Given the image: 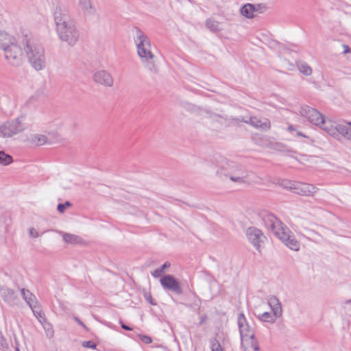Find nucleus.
Listing matches in <instances>:
<instances>
[{
  "instance_id": "obj_29",
  "label": "nucleus",
  "mask_w": 351,
  "mask_h": 351,
  "mask_svg": "<svg viewBox=\"0 0 351 351\" xmlns=\"http://www.w3.org/2000/svg\"><path fill=\"white\" fill-rule=\"evenodd\" d=\"M12 162L13 159L10 155L5 154L3 151H0V165L5 166Z\"/></svg>"
},
{
  "instance_id": "obj_26",
  "label": "nucleus",
  "mask_w": 351,
  "mask_h": 351,
  "mask_svg": "<svg viewBox=\"0 0 351 351\" xmlns=\"http://www.w3.org/2000/svg\"><path fill=\"white\" fill-rule=\"evenodd\" d=\"M278 317L276 316L274 313L265 312L261 315H258V318L263 322L268 323H274L276 318Z\"/></svg>"
},
{
  "instance_id": "obj_22",
  "label": "nucleus",
  "mask_w": 351,
  "mask_h": 351,
  "mask_svg": "<svg viewBox=\"0 0 351 351\" xmlns=\"http://www.w3.org/2000/svg\"><path fill=\"white\" fill-rule=\"evenodd\" d=\"M79 5L85 14H93L96 10L92 5L90 0H80Z\"/></svg>"
},
{
  "instance_id": "obj_19",
  "label": "nucleus",
  "mask_w": 351,
  "mask_h": 351,
  "mask_svg": "<svg viewBox=\"0 0 351 351\" xmlns=\"http://www.w3.org/2000/svg\"><path fill=\"white\" fill-rule=\"evenodd\" d=\"M20 291L22 298L30 308L35 307V305L38 304L36 296L28 289L22 288Z\"/></svg>"
},
{
  "instance_id": "obj_12",
  "label": "nucleus",
  "mask_w": 351,
  "mask_h": 351,
  "mask_svg": "<svg viewBox=\"0 0 351 351\" xmlns=\"http://www.w3.org/2000/svg\"><path fill=\"white\" fill-rule=\"evenodd\" d=\"M160 282L165 289L172 291L177 295L182 293V289L179 282L171 275H165L160 279Z\"/></svg>"
},
{
  "instance_id": "obj_48",
  "label": "nucleus",
  "mask_w": 351,
  "mask_h": 351,
  "mask_svg": "<svg viewBox=\"0 0 351 351\" xmlns=\"http://www.w3.org/2000/svg\"><path fill=\"white\" fill-rule=\"evenodd\" d=\"M276 146L280 149L284 147V145L282 144L277 143Z\"/></svg>"
},
{
  "instance_id": "obj_8",
  "label": "nucleus",
  "mask_w": 351,
  "mask_h": 351,
  "mask_svg": "<svg viewBox=\"0 0 351 351\" xmlns=\"http://www.w3.org/2000/svg\"><path fill=\"white\" fill-rule=\"evenodd\" d=\"M4 55L8 63L14 66H19L22 63V51L15 42L5 49Z\"/></svg>"
},
{
  "instance_id": "obj_44",
  "label": "nucleus",
  "mask_w": 351,
  "mask_h": 351,
  "mask_svg": "<svg viewBox=\"0 0 351 351\" xmlns=\"http://www.w3.org/2000/svg\"><path fill=\"white\" fill-rule=\"evenodd\" d=\"M29 234H30L31 236H32V237H34L35 238L38 237V232L34 228H31L29 230Z\"/></svg>"
},
{
  "instance_id": "obj_40",
  "label": "nucleus",
  "mask_w": 351,
  "mask_h": 351,
  "mask_svg": "<svg viewBox=\"0 0 351 351\" xmlns=\"http://www.w3.org/2000/svg\"><path fill=\"white\" fill-rule=\"evenodd\" d=\"M141 340L144 342L145 343L149 344L152 343V339L150 337L147 335H141L140 336Z\"/></svg>"
},
{
  "instance_id": "obj_36",
  "label": "nucleus",
  "mask_w": 351,
  "mask_h": 351,
  "mask_svg": "<svg viewBox=\"0 0 351 351\" xmlns=\"http://www.w3.org/2000/svg\"><path fill=\"white\" fill-rule=\"evenodd\" d=\"M195 296L196 297V299L194 300L193 303L192 304L187 305V306L193 308V309L199 310L201 300L198 297H197L196 295H195Z\"/></svg>"
},
{
  "instance_id": "obj_31",
  "label": "nucleus",
  "mask_w": 351,
  "mask_h": 351,
  "mask_svg": "<svg viewBox=\"0 0 351 351\" xmlns=\"http://www.w3.org/2000/svg\"><path fill=\"white\" fill-rule=\"evenodd\" d=\"M212 351H223L221 346L216 338L210 340Z\"/></svg>"
},
{
  "instance_id": "obj_50",
  "label": "nucleus",
  "mask_w": 351,
  "mask_h": 351,
  "mask_svg": "<svg viewBox=\"0 0 351 351\" xmlns=\"http://www.w3.org/2000/svg\"><path fill=\"white\" fill-rule=\"evenodd\" d=\"M298 136H303V137H306V136H305V135H304V134H303L302 132H298Z\"/></svg>"
},
{
  "instance_id": "obj_45",
  "label": "nucleus",
  "mask_w": 351,
  "mask_h": 351,
  "mask_svg": "<svg viewBox=\"0 0 351 351\" xmlns=\"http://www.w3.org/2000/svg\"><path fill=\"white\" fill-rule=\"evenodd\" d=\"M171 266V264L169 262H165L160 267V269H162V271L164 272L165 269H167V268H169Z\"/></svg>"
},
{
  "instance_id": "obj_43",
  "label": "nucleus",
  "mask_w": 351,
  "mask_h": 351,
  "mask_svg": "<svg viewBox=\"0 0 351 351\" xmlns=\"http://www.w3.org/2000/svg\"><path fill=\"white\" fill-rule=\"evenodd\" d=\"M119 323L123 329H124L125 330H129V331L132 330V328L131 327L125 324L121 320L119 321Z\"/></svg>"
},
{
  "instance_id": "obj_27",
  "label": "nucleus",
  "mask_w": 351,
  "mask_h": 351,
  "mask_svg": "<svg viewBox=\"0 0 351 351\" xmlns=\"http://www.w3.org/2000/svg\"><path fill=\"white\" fill-rule=\"evenodd\" d=\"M34 316L38 319L40 323L46 322V317L45 313L40 309L39 305L36 304L35 307L31 308Z\"/></svg>"
},
{
  "instance_id": "obj_11",
  "label": "nucleus",
  "mask_w": 351,
  "mask_h": 351,
  "mask_svg": "<svg viewBox=\"0 0 351 351\" xmlns=\"http://www.w3.org/2000/svg\"><path fill=\"white\" fill-rule=\"evenodd\" d=\"M300 114L302 117H305L309 122L315 125H319L320 123L323 122L324 116L316 109L311 108L308 106H304L301 107Z\"/></svg>"
},
{
  "instance_id": "obj_4",
  "label": "nucleus",
  "mask_w": 351,
  "mask_h": 351,
  "mask_svg": "<svg viewBox=\"0 0 351 351\" xmlns=\"http://www.w3.org/2000/svg\"><path fill=\"white\" fill-rule=\"evenodd\" d=\"M217 173L221 176L224 175L228 177L230 180L238 184H245L247 182L248 171L241 165L234 162L228 164V167L224 168L221 167L217 171Z\"/></svg>"
},
{
  "instance_id": "obj_46",
  "label": "nucleus",
  "mask_w": 351,
  "mask_h": 351,
  "mask_svg": "<svg viewBox=\"0 0 351 351\" xmlns=\"http://www.w3.org/2000/svg\"><path fill=\"white\" fill-rule=\"evenodd\" d=\"M343 47L344 49L343 50V53L346 54V53H350V47L346 45H343Z\"/></svg>"
},
{
  "instance_id": "obj_23",
  "label": "nucleus",
  "mask_w": 351,
  "mask_h": 351,
  "mask_svg": "<svg viewBox=\"0 0 351 351\" xmlns=\"http://www.w3.org/2000/svg\"><path fill=\"white\" fill-rule=\"evenodd\" d=\"M62 237L66 243L70 244H79L83 241L80 236L70 233H64Z\"/></svg>"
},
{
  "instance_id": "obj_35",
  "label": "nucleus",
  "mask_w": 351,
  "mask_h": 351,
  "mask_svg": "<svg viewBox=\"0 0 351 351\" xmlns=\"http://www.w3.org/2000/svg\"><path fill=\"white\" fill-rule=\"evenodd\" d=\"M267 9V6L264 3L255 4L256 12L263 13Z\"/></svg>"
},
{
  "instance_id": "obj_2",
  "label": "nucleus",
  "mask_w": 351,
  "mask_h": 351,
  "mask_svg": "<svg viewBox=\"0 0 351 351\" xmlns=\"http://www.w3.org/2000/svg\"><path fill=\"white\" fill-rule=\"evenodd\" d=\"M23 45L27 58L32 67L36 71L44 69L46 66V60L43 47L27 36L23 38Z\"/></svg>"
},
{
  "instance_id": "obj_5",
  "label": "nucleus",
  "mask_w": 351,
  "mask_h": 351,
  "mask_svg": "<svg viewBox=\"0 0 351 351\" xmlns=\"http://www.w3.org/2000/svg\"><path fill=\"white\" fill-rule=\"evenodd\" d=\"M228 121L227 125L241 126V123H245L252 127L262 131H268L271 128V122L267 118L258 119L255 116H246L239 117H230L225 119Z\"/></svg>"
},
{
  "instance_id": "obj_13",
  "label": "nucleus",
  "mask_w": 351,
  "mask_h": 351,
  "mask_svg": "<svg viewBox=\"0 0 351 351\" xmlns=\"http://www.w3.org/2000/svg\"><path fill=\"white\" fill-rule=\"evenodd\" d=\"M0 295L5 303L10 306H14L19 303L20 299L15 291L7 287H0Z\"/></svg>"
},
{
  "instance_id": "obj_14",
  "label": "nucleus",
  "mask_w": 351,
  "mask_h": 351,
  "mask_svg": "<svg viewBox=\"0 0 351 351\" xmlns=\"http://www.w3.org/2000/svg\"><path fill=\"white\" fill-rule=\"evenodd\" d=\"M246 235L250 242L259 250L260 243L265 239L262 232L255 227H250L247 228Z\"/></svg>"
},
{
  "instance_id": "obj_7",
  "label": "nucleus",
  "mask_w": 351,
  "mask_h": 351,
  "mask_svg": "<svg viewBox=\"0 0 351 351\" xmlns=\"http://www.w3.org/2000/svg\"><path fill=\"white\" fill-rule=\"evenodd\" d=\"M22 121L20 117L10 121H7L0 126V136L9 138L24 130Z\"/></svg>"
},
{
  "instance_id": "obj_53",
  "label": "nucleus",
  "mask_w": 351,
  "mask_h": 351,
  "mask_svg": "<svg viewBox=\"0 0 351 351\" xmlns=\"http://www.w3.org/2000/svg\"><path fill=\"white\" fill-rule=\"evenodd\" d=\"M217 117H219V118H222V117H221V116H220V115H217Z\"/></svg>"
},
{
  "instance_id": "obj_25",
  "label": "nucleus",
  "mask_w": 351,
  "mask_h": 351,
  "mask_svg": "<svg viewBox=\"0 0 351 351\" xmlns=\"http://www.w3.org/2000/svg\"><path fill=\"white\" fill-rule=\"evenodd\" d=\"M206 27L213 32H219L221 31L219 27V22L215 21L212 18H209L206 21Z\"/></svg>"
},
{
  "instance_id": "obj_37",
  "label": "nucleus",
  "mask_w": 351,
  "mask_h": 351,
  "mask_svg": "<svg viewBox=\"0 0 351 351\" xmlns=\"http://www.w3.org/2000/svg\"><path fill=\"white\" fill-rule=\"evenodd\" d=\"M71 204L69 202H66L64 204H59L57 206V210L60 213H64L66 207L71 206Z\"/></svg>"
},
{
  "instance_id": "obj_9",
  "label": "nucleus",
  "mask_w": 351,
  "mask_h": 351,
  "mask_svg": "<svg viewBox=\"0 0 351 351\" xmlns=\"http://www.w3.org/2000/svg\"><path fill=\"white\" fill-rule=\"evenodd\" d=\"M263 221L265 226L276 237L285 229L282 223L271 213L264 215Z\"/></svg>"
},
{
  "instance_id": "obj_30",
  "label": "nucleus",
  "mask_w": 351,
  "mask_h": 351,
  "mask_svg": "<svg viewBox=\"0 0 351 351\" xmlns=\"http://www.w3.org/2000/svg\"><path fill=\"white\" fill-rule=\"evenodd\" d=\"M40 324L43 325V326L46 332L47 336L49 338H51L53 336V333H54V331H53L51 324L49 322H48L47 319H46V322H41Z\"/></svg>"
},
{
  "instance_id": "obj_20",
  "label": "nucleus",
  "mask_w": 351,
  "mask_h": 351,
  "mask_svg": "<svg viewBox=\"0 0 351 351\" xmlns=\"http://www.w3.org/2000/svg\"><path fill=\"white\" fill-rule=\"evenodd\" d=\"M13 42H15V38L13 36L0 30V49L5 50Z\"/></svg>"
},
{
  "instance_id": "obj_16",
  "label": "nucleus",
  "mask_w": 351,
  "mask_h": 351,
  "mask_svg": "<svg viewBox=\"0 0 351 351\" xmlns=\"http://www.w3.org/2000/svg\"><path fill=\"white\" fill-rule=\"evenodd\" d=\"M93 80L95 83L106 87H111L113 85L112 77L105 70H100L95 73Z\"/></svg>"
},
{
  "instance_id": "obj_21",
  "label": "nucleus",
  "mask_w": 351,
  "mask_h": 351,
  "mask_svg": "<svg viewBox=\"0 0 351 351\" xmlns=\"http://www.w3.org/2000/svg\"><path fill=\"white\" fill-rule=\"evenodd\" d=\"M241 14L247 19H253L256 12L255 5L252 3H246L240 9Z\"/></svg>"
},
{
  "instance_id": "obj_18",
  "label": "nucleus",
  "mask_w": 351,
  "mask_h": 351,
  "mask_svg": "<svg viewBox=\"0 0 351 351\" xmlns=\"http://www.w3.org/2000/svg\"><path fill=\"white\" fill-rule=\"evenodd\" d=\"M267 304L271 308L272 313H274L276 316H278V317L282 316V310L281 303L277 297L271 295L268 298Z\"/></svg>"
},
{
  "instance_id": "obj_41",
  "label": "nucleus",
  "mask_w": 351,
  "mask_h": 351,
  "mask_svg": "<svg viewBox=\"0 0 351 351\" xmlns=\"http://www.w3.org/2000/svg\"><path fill=\"white\" fill-rule=\"evenodd\" d=\"M163 273V271H162V269L160 268H158V269H156V270H154L152 273V275L154 277V278H158L161 276V274Z\"/></svg>"
},
{
  "instance_id": "obj_28",
  "label": "nucleus",
  "mask_w": 351,
  "mask_h": 351,
  "mask_svg": "<svg viewBox=\"0 0 351 351\" xmlns=\"http://www.w3.org/2000/svg\"><path fill=\"white\" fill-rule=\"evenodd\" d=\"M47 136L43 134H36L32 137V142L38 146L45 144L47 143Z\"/></svg>"
},
{
  "instance_id": "obj_52",
  "label": "nucleus",
  "mask_w": 351,
  "mask_h": 351,
  "mask_svg": "<svg viewBox=\"0 0 351 351\" xmlns=\"http://www.w3.org/2000/svg\"><path fill=\"white\" fill-rule=\"evenodd\" d=\"M16 351H20L19 348H16Z\"/></svg>"
},
{
  "instance_id": "obj_6",
  "label": "nucleus",
  "mask_w": 351,
  "mask_h": 351,
  "mask_svg": "<svg viewBox=\"0 0 351 351\" xmlns=\"http://www.w3.org/2000/svg\"><path fill=\"white\" fill-rule=\"evenodd\" d=\"M322 130L335 138L339 135L351 140V122L337 123L330 120H325L323 117V122L319 125Z\"/></svg>"
},
{
  "instance_id": "obj_47",
  "label": "nucleus",
  "mask_w": 351,
  "mask_h": 351,
  "mask_svg": "<svg viewBox=\"0 0 351 351\" xmlns=\"http://www.w3.org/2000/svg\"><path fill=\"white\" fill-rule=\"evenodd\" d=\"M206 318H207L206 315H204L203 317H202V319H201V321H200V323H199V324H202Z\"/></svg>"
},
{
  "instance_id": "obj_24",
  "label": "nucleus",
  "mask_w": 351,
  "mask_h": 351,
  "mask_svg": "<svg viewBox=\"0 0 351 351\" xmlns=\"http://www.w3.org/2000/svg\"><path fill=\"white\" fill-rule=\"evenodd\" d=\"M297 67L300 73L303 75L308 76L312 73V69L311 66L305 62L299 61L296 62Z\"/></svg>"
},
{
  "instance_id": "obj_34",
  "label": "nucleus",
  "mask_w": 351,
  "mask_h": 351,
  "mask_svg": "<svg viewBox=\"0 0 351 351\" xmlns=\"http://www.w3.org/2000/svg\"><path fill=\"white\" fill-rule=\"evenodd\" d=\"M0 346L3 351H9L8 343L3 335L0 336Z\"/></svg>"
},
{
  "instance_id": "obj_49",
  "label": "nucleus",
  "mask_w": 351,
  "mask_h": 351,
  "mask_svg": "<svg viewBox=\"0 0 351 351\" xmlns=\"http://www.w3.org/2000/svg\"><path fill=\"white\" fill-rule=\"evenodd\" d=\"M289 130H294V128H293V125H289V128H288Z\"/></svg>"
},
{
  "instance_id": "obj_15",
  "label": "nucleus",
  "mask_w": 351,
  "mask_h": 351,
  "mask_svg": "<svg viewBox=\"0 0 351 351\" xmlns=\"http://www.w3.org/2000/svg\"><path fill=\"white\" fill-rule=\"evenodd\" d=\"M317 190V189L312 184L295 182L293 192L300 195L311 196Z\"/></svg>"
},
{
  "instance_id": "obj_1",
  "label": "nucleus",
  "mask_w": 351,
  "mask_h": 351,
  "mask_svg": "<svg viewBox=\"0 0 351 351\" xmlns=\"http://www.w3.org/2000/svg\"><path fill=\"white\" fill-rule=\"evenodd\" d=\"M53 19L59 39L70 47L74 46L79 40L80 32L69 10L63 5L56 6L53 11Z\"/></svg>"
},
{
  "instance_id": "obj_32",
  "label": "nucleus",
  "mask_w": 351,
  "mask_h": 351,
  "mask_svg": "<svg viewBox=\"0 0 351 351\" xmlns=\"http://www.w3.org/2000/svg\"><path fill=\"white\" fill-rule=\"evenodd\" d=\"M248 340L250 341V347L253 351H260L258 342L255 339V337L252 338H247V341Z\"/></svg>"
},
{
  "instance_id": "obj_38",
  "label": "nucleus",
  "mask_w": 351,
  "mask_h": 351,
  "mask_svg": "<svg viewBox=\"0 0 351 351\" xmlns=\"http://www.w3.org/2000/svg\"><path fill=\"white\" fill-rule=\"evenodd\" d=\"M82 345L84 348L92 349H95L97 346L96 343L93 341H84L82 343Z\"/></svg>"
},
{
  "instance_id": "obj_10",
  "label": "nucleus",
  "mask_w": 351,
  "mask_h": 351,
  "mask_svg": "<svg viewBox=\"0 0 351 351\" xmlns=\"http://www.w3.org/2000/svg\"><path fill=\"white\" fill-rule=\"evenodd\" d=\"M237 324L239 328L241 341H247V338L254 337V330L249 323L243 313H240L238 316Z\"/></svg>"
},
{
  "instance_id": "obj_33",
  "label": "nucleus",
  "mask_w": 351,
  "mask_h": 351,
  "mask_svg": "<svg viewBox=\"0 0 351 351\" xmlns=\"http://www.w3.org/2000/svg\"><path fill=\"white\" fill-rule=\"evenodd\" d=\"M295 182H292V181H290V180H282V181L280 185L283 188L289 189H290V190H291L293 191Z\"/></svg>"
},
{
  "instance_id": "obj_17",
  "label": "nucleus",
  "mask_w": 351,
  "mask_h": 351,
  "mask_svg": "<svg viewBox=\"0 0 351 351\" xmlns=\"http://www.w3.org/2000/svg\"><path fill=\"white\" fill-rule=\"evenodd\" d=\"M277 237L281 240L288 247L292 250L298 251L300 248V243L294 237L289 236L284 229Z\"/></svg>"
},
{
  "instance_id": "obj_39",
  "label": "nucleus",
  "mask_w": 351,
  "mask_h": 351,
  "mask_svg": "<svg viewBox=\"0 0 351 351\" xmlns=\"http://www.w3.org/2000/svg\"><path fill=\"white\" fill-rule=\"evenodd\" d=\"M144 298L145 299L152 305L155 306L156 303L154 300L152 298L150 292H144Z\"/></svg>"
},
{
  "instance_id": "obj_3",
  "label": "nucleus",
  "mask_w": 351,
  "mask_h": 351,
  "mask_svg": "<svg viewBox=\"0 0 351 351\" xmlns=\"http://www.w3.org/2000/svg\"><path fill=\"white\" fill-rule=\"evenodd\" d=\"M136 36L134 42L137 53L143 62L146 63V67L152 73H157L158 69L154 64V55L150 49V41L145 34L138 27H135Z\"/></svg>"
},
{
  "instance_id": "obj_51",
  "label": "nucleus",
  "mask_w": 351,
  "mask_h": 351,
  "mask_svg": "<svg viewBox=\"0 0 351 351\" xmlns=\"http://www.w3.org/2000/svg\"><path fill=\"white\" fill-rule=\"evenodd\" d=\"M346 304H351V299L346 300Z\"/></svg>"
},
{
  "instance_id": "obj_42",
  "label": "nucleus",
  "mask_w": 351,
  "mask_h": 351,
  "mask_svg": "<svg viewBox=\"0 0 351 351\" xmlns=\"http://www.w3.org/2000/svg\"><path fill=\"white\" fill-rule=\"evenodd\" d=\"M73 319L79 325L82 326L85 330H88L87 326L80 320L79 317L75 316Z\"/></svg>"
}]
</instances>
